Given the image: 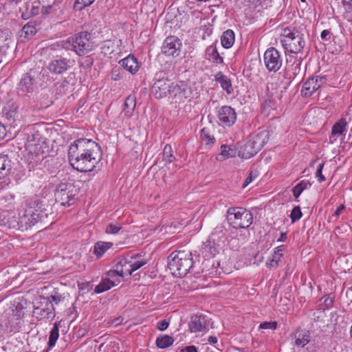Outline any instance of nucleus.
Listing matches in <instances>:
<instances>
[{"instance_id": "f257e3e1", "label": "nucleus", "mask_w": 352, "mask_h": 352, "mask_svg": "<svg viewBox=\"0 0 352 352\" xmlns=\"http://www.w3.org/2000/svg\"><path fill=\"white\" fill-rule=\"evenodd\" d=\"M101 155L98 144L88 139H78L69 146L68 159L71 166L79 172L94 170Z\"/></svg>"}, {"instance_id": "f03ea898", "label": "nucleus", "mask_w": 352, "mask_h": 352, "mask_svg": "<svg viewBox=\"0 0 352 352\" xmlns=\"http://www.w3.org/2000/svg\"><path fill=\"white\" fill-rule=\"evenodd\" d=\"M192 265V256L190 251H175L168 256V266L171 274L175 276H186Z\"/></svg>"}, {"instance_id": "7ed1b4c3", "label": "nucleus", "mask_w": 352, "mask_h": 352, "mask_svg": "<svg viewBox=\"0 0 352 352\" xmlns=\"http://www.w3.org/2000/svg\"><path fill=\"white\" fill-rule=\"evenodd\" d=\"M62 47L66 50L74 52L78 56H83L93 50L94 45L91 40V34L81 32L63 41Z\"/></svg>"}, {"instance_id": "20e7f679", "label": "nucleus", "mask_w": 352, "mask_h": 352, "mask_svg": "<svg viewBox=\"0 0 352 352\" xmlns=\"http://www.w3.org/2000/svg\"><path fill=\"white\" fill-rule=\"evenodd\" d=\"M269 140V132L263 130L250 136L248 141L238 151V155L243 159H250L255 155Z\"/></svg>"}, {"instance_id": "39448f33", "label": "nucleus", "mask_w": 352, "mask_h": 352, "mask_svg": "<svg viewBox=\"0 0 352 352\" xmlns=\"http://www.w3.org/2000/svg\"><path fill=\"white\" fill-rule=\"evenodd\" d=\"M280 43L289 52L298 54L302 51L305 45L303 34L289 28L283 29L280 35Z\"/></svg>"}, {"instance_id": "423d86ee", "label": "nucleus", "mask_w": 352, "mask_h": 352, "mask_svg": "<svg viewBox=\"0 0 352 352\" xmlns=\"http://www.w3.org/2000/svg\"><path fill=\"white\" fill-rule=\"evenodd\" d=\"M228 223L235 229H245L253 222V215L248 210L241 207L230 208L227 212Z\"/></svg>"}, {"instance_id": "0eeeda50", "label": "nucleus", "mask_w": 352, "mask_h": 352, "mask_svg": "<svg viewBox=\"0 0 352 352\" xmlns=\"http://www.w3.org/2000/svg\"><path fill=\"white\" fill-rule=\"evenodd\" d=\"M28 140L25 143V157L29 164H36L41 162L44 157H46L45 151V146L43 142H40L38 139H36L34 135L32 133L27 134Z\"/></svg>"}, {"instance_id": "6e6552de", "label": "nucleus", "mask_w": 352, "mask_h": 352, "mask_svg": "<svg viewBox=\"0 0 352 352\" xmlns=\"http://www.w3.org/2000/svg\"><path fill=\"white\" fill-rule=\"evenodd\" d=\"M33 314L38 320L52 321L56 316L55 308L50 298L40 297L34 305Z\"/></svg>"}, {"instance_id": "1a4fd4ad", "label": "nucleus", "mask_w": 352, "mask_h": 352, "mask_svg": "<svg viewBox=\"0 0 352 352\" xmlns=\"http://www.w3.org/2000/svg\"><path fill=\"white\" fill-rule=\"evenodd\" d=\"M32 203L30 202L19 217L18 226L21 230L30 228L41 219V210L32 206Z\"/></svg>"}, {"instance_id": "9d476101", "label": "nucleus", "mask_w": 352, "mask_h": 352, "mask_svg": "<svg viewBox=\"0 0 352 352\" xmlns=\"http://www.w3.org/2000/svg\"><path fill=\"white\" fill-rule=\"evenodd\" d=\"M78 189L72 183H61L55 191L56 201L62 206H70L72 204Z\"/></svg>"}, {"instance_id": "9b49d317", "label": "nucleus", "mask_w": 352, "mask_h": 352, "mask_svg": "<svg viewBox=\"0 0 352 352\" xmlns=\"http://www.w3.org/2000/svg\"><path fill=\"white\" fill-rule=\"evenodd\" d=\"M263 60L265 67L269 72H276L278 71L283 63V58L280 52L272 47L264 53Z\"/></svg>"}, {"instance_id": "f8f14e48", "label": "nucleus", "mask_w": 352, "mask_h": 352, "mask_svg": "<svg viewBox=\"0 0 352 352\" xmlns=\"http://www.w3.org/2000/svg\"><path fill=\"white\" fill-rule=\"evenodd\" d=\"M173 82L168 78L157 80L151 88V91L156 98H163L170 95Z\"/></svg>"}, {"instance_id": "ddd939ff", "label": "nucleus", "mask_w": 352, "mask_h": 352, "mask_svg": "<svg viewBox=\"0 0 352 352\" xmlns=\"http://www.w3.org/2000/svg\"><path fill=\"white\" fill-rule=\"evenodd\" d=\"M219 121L222 125L232 126L236 120V113L230 106L224 105L220 107L217 113Z\"/></svg>"}, {"instance_id": "4468645a", "label": "nucleus", "mask_w": 352, "mask_h": 352, "mask_svg": "<svg viewBox=\"0 0 352 352\" xmlns=\"http://www.w3.org/2000/svg\"><path fill=\"white\" fill-rule=\"evenodd\" d=\"M327 82L325 76H317L308 78L303 84L302 94L310 96Z\"/></svg>"}, {"instance_id": "2eb2a0df", "label": "nucleus", "mask_w": 352, "mask_h": 352, "mask_svg": "<svg viewBox=\"0 0 352 352\" xmlns=\"http://www.w3.org/2000/svg\"><path fill=\"white\" fill-rule=\"evenodd\" d=\"M120 261V265L124 268V272H125L126 275H131L133 272L140 269L146 263V261L138 255L122 258Z\"/></svg>"}, {"instance_id": "dca6fc26", "label": "nucleus", "mask_w": 352, "mask_h": 352, "mask_svg": "<svg viewBox=\"0 0 352 352\" xmlns=\"http://www.w3.org/2000/svg\"><path fill=\"white\" fill-rule=\"evenodd\" d=\"M182 43L179 38L175 36L167 37L162 45V52L166 56H178Z\"/></svg>"}, {"instance_id": "f3484780", "label": "nucleus", "mask_w": 352, "mask_h": 352, "mask_svg": "<svg viewBox=\"0 0 352 352\" xmlns=\"http://www.w3.org/2000/svg\"><path fill=\"white\" fill-rule=\"evenodd\" d=\"M210 320L204 315H195L192 316L188 323L189 329L192 333L201 332L208 329Z\"/></svg>"}, {"instance_id": "a211bd4d", "label": "nucleus", "mask_w": 352, "mask_h": 352, "mask_svg": "<svg viewBox=\"0 0 352 352\" xmlns=\"http://www.w3.org/2000/svg\"><path fill=\"white\" fill-rule=\"evenodd\" d=\"M34 89V79L28 74L23 75L17 87L18 94L22 96H29Z\"/></svg>"}, {"instance_id": "6ab92c4d", "label": "nucleus", "mask_w": 352, "mask_h": 352, "mask_svg": "<svg viewBox=\"0 0 352 352\" xmlns=\"http://www.w3.org/2000/svg\"><path fill=\"white\" fill-rule=\"evenodd\" d=\"M176 102H184L186 99L190 97V89L186 85H173L170 95Z\"/></svg>"}, {"instance_id": "aec40b11", "label": "nucleus", "mask_w": 352, "mask_h": 352, "mask_svg": "<svg viewBox=\"0 0 352 352\" xmlns=\"http://www.w3.org/2000/svg\"><path fill=\"white\" fill-rule=\"evenodd\" d=\"M69 62L66 58L54 59L49 63L47 69L52 74H61L69 68Z\"/></svg>"}, {"instance_id": "412c9836", "label": "nucleus", "mask_w": 352, "mask_h": 352, "mask_svg": "<svg viewBox=\"0 0 352 352\" xmlns=\"http://www.w3.org/2000/svg\"><path fill=\"white\" fill-rule=\"evenodd\" d=\"M120 65L131 74H135L140 69V65L137 58L129 54L119 62Z\"/></svg>"}, {"instance_id": "4be33fe9", "label": "nucleus", "mask_w": 352, "mask_h": 352, "mask_svg": "<svg viewBox=\"0 0 352 352\" xmlns=\"http://www.w3.org/2000/svg\"><path fill=\"white\" fill-rule=\"evenodd\" d=\"M3 116L10 122L11 125H16L20 122V113L18 107L12 104L3 109Z\"/></svg>"}, {"instance_id": "5701e85b", "label": "nucleus", "mask_w": 352, "mask_h": 352, "mask_svg": "<svg viewBox=\"0 0 352 352\" xmlns=\"http://www.w3.org/2000/svg\"><path fill=\"white\" fill-rule=\"evenodd\" d=\"M237 153L235 146L223 144L221 146V152L217 155L216 159L217 161L223 162L226 159L235 157Z\"/></svg>"}, {"instance_id": "b1692460", "label": "nucleus", "mask_w": 352, "mask_h": 352, "mask_svg": "<svg viewBox=\"0 0 352 352\" xmlns=\"http://www.w3.org/2000/svg\"><path fill=\"white\" fill-rule=\"evenodd\" d=\"M26 304L23 298H15L12 303V315L16 319H20L24 316L25 305Z\"/></svg>"}, {"instance_id": "393cba45", "label": "nucleus", "mask_w": 352, "mask_h": 352, "mask_svg": "<svg viewBox=\"0 0 352 352\" xmlns=\"http://www.w3.org/2000/svg\"><path fill=\"white\" fill-rule=\"evenodd\" d=\"M12 170V161L6 155L0 154V179L6 178Z\"/></svg>"}, {"instance_id": "a878e982", "label": "nucleus", "mask_w": 352, "mask_h": 352, "mask_svg": "<svg viewBox=\"0 0 352 352\" xmlns=\"http://www.w3.org/2000/svg\"><path fill=\"white\" fill-rule=\"evenodd\" d=\"M121 43V41H112L107 40L103 42L101 47L102 53L106 56H111L113 53H118L120 49L118 48V43Z\"/></svg>"}, {"instance_id": "bb28decb", "label": "nucleus", "mask_w": 352, "mask_h": 352, "mask_svg": "<svg viewBox=\"0 0 352 352\" xmlns=\"http://www.w3.org/2000/svg\"><path fill=\"white\" fill-rule=\"evenodd\" d=\"M215 80L218 82L221 88L224 89L228 94H231L233 92V88L230 79L222 72H218L215 76Z\"/></svg>"}, {"instance_id": "cd10ccee", "label": "nucleus", "mask_w": 352, "mask_h": 352, "mask_svg": "<svg viewBox=\"0 0 352 352\" xmlns=\"http://www.w3.org/2000/svg\"><path fill=\"white\" fill-rule=\"evenodd\" d=\"M118 284L119 280H113L107 278H102L100 283L95 287L94 292L101 294Z\"/></svg>"}, {"instance_id": "c85d7f7f", "label": "nucleus", "mask_w": 352, "mask_h": 352, "mask_svg": "<svg viewBox=\"0 0 352 352\" xmlns=\"http://www.w3.org/2000/svg\"><path fill=\"white\" fill-rule=\"evenodd\" d=\"M311 339V334L309 331L305 330L295 333V345L298 347H304Z\"/></svg>"}, {"instance_id": "c756f323", "label": "nucleus", "mask_w": 352, "mask_h": 352, "mask_svg": "<svg viewBox=\"0 0 352 352\" xmlns=\"http://www.w3.org/2000/svg\"><path fill=\"white\" fill-rule=\"evenodd\" d=\"M207 58L213 63L221 64L223 63V58L219 54L216 47L210 45L207 47L206 52Z\"/></svg>"}, {"instance_id": "7c9ffc66", "label": "nucleus", "mask_w": 352, "mask_h": 352, "mask_svg": "<svg viewBox=\"0 0 352 352\" xmlns=\"http://www.w3.org/2000/svg\"><path fill=\"white\" fill-rule=\"evenodd\" d=\"M136 107L135 97L133 95H129L125 100L124 104L123 112L124 115L130 118L133 116L134 110Z\"/></svg>"}, {"instance_id": "2f4dec72", "label": "nucleus", "mask_w": 352, "mask_h": 352, "mask_svg": "<svg viewBox=\"0 0 352 352\" xmlns=\"http://www.w3.org/2000/svg\"><path fill=\"white\" fill-rule=\"evenodd\" d=\"M124 268L120 265V261L118 262L116 265V269L113 270H109L107 273V278H111L113 280H119V283L121 282V278L126 275L125 272H124Z\"/></svg>"}, {"instance_id": "473e14b6", "label": "nucleus", "mask_w": 352, "mask_h": 352, "mask_svg": "<svg viewBox=\"0 0 352 352\" xmlns=\"http://www.w3.org/2000/svg\"><path fill=\"white\" fill-rule=\"evenodd\" d=\"M112 246L111 242L98 241L94 245V254L99 258Z\"/></svg>"}, {"instance_id": "72a5a7b5", "label": "nucleus", "mask_w": 352, "mask_h": 352, "mask_svg": "<svg viewBox=\"0 0 352 352\" xmlns=\"http://www.w3.org/2000/svg\"><path fill=\"white\" fill-rule=\"evenodd\" d=\"M221 45L224 48H230L234 43V33L231 30L225 31L221 37Z\"/></svg>"}, {"instance_id": "f704fd0d", "label": "nucleus", "mask_w": 352, "mask_h": 352, "mask_svg": "<svg viewBox=\"0 0 352 352\" xmlns=\"http://www.w3.org/2000/svg\"><path fill=\"white\" fill-rule=\"evenodd\" d=\"M347 122L346 120V118H341L338 122H337L332 127L331 130V137L330 139H331L333 137L335 136H340L342 135L346 129Z\"/></svg>"}, {"instance_id": "c9c22d12", "label": "nucleus", "mask_w": 352, "mask_h": 352, "mask_svg": "<svg viewBox=\"0 0 352 352\" xmlns=\"http://www.w3.org/2000/svg\"><path fill=\"white\" fill-rule=\"evenodd\" d=\"M59 338V324L57 322L54 324L53 328L51 329L49 336V341L47 343L48 350L52 349L56 343Z\"/></svg>"}, {"instance_id": "e433bc0d", "label": "nucleus", "mask_w": 352, "mask_h": 352, "mask_svg": "<svg viewBox=\"0 0 352 352\" xmlns=\"http://www.w3.org/2000/svg\"><path fill=\"white\" fill-rule=\"evenodd\" d=\"M174 339L168 335H162L157 338L155 343L158 348L166 349L173 344Z\"/></svg>"}, {"instance_id": "4c0bfd02", "label": "nucleus", "mask_w": 352, "mask_h": 352, "mask_svg": "<svg viewBox=\"0 0 352 352\" xmlns=\"http://www.w3.org/2000/svg\"><path fill=\"white\" fill-rule=\"evenodd\" d=\"M311 186V184L308 180H302L293 188V195L294 197L297 199L305 190L310 188Z\"/></svg>"}, {"instance_id": "58836bf2", "label": "nucleus", "mask_w": 352, "mask_h": 352, "mask_svg": "<svg viewBox=\"0 0 352 352\" xmlns=\"http://www.w3.org/2000/svg\"><path fill=\"white\" fill-rule=\"evenodd\" d=\"M36 33V28L33 22H29L21 30V36H23L29 38Z\"/></svg>"}, {"instance_id": "ea45409f", "label": "nucleus", "mask_w": 352, "mask_h": 352, "mask_svg": "<svg viewBox=\"0 0 352 352\" xmlns=\"http://www.w3.org/2000/svg\"><path fill=\"white\" fill-rule=\"evenodd\" d=\"M281 259V254L274 253L272 258L266 263V266L269 268H276L279 265V262Z\"/></svg>"}, {"instance_id": "a19ab883", "label": "nucleus", "mask_w": 352, "mask_h": 352, "mask_svg": "<svg viewBox=\"0 0 352 352\" xmlns=\"http://www.w3.org/2000/svg\"><path fill=\"white\" fill-rule=\"evenodd\" d=\"M163 158L164 161L168 163H170L175 160V157L173 155L172 148L168 144H166L164 146L163 152Z\"/></svg>"}, {"instance_id": "79ce46f5", "label": "nucleus", "mask_w": 352, "mask_h": 352, "mask_svg": "<svg viewBox=\"0 0 352 352\" xmlns=\"http://www.w3.org/2000/svg\"><path fill=\"white\" fill-rule=\"evenodd\" d=\"M95 0H76L74 4V8L76 10L80 11L85 7L89 6L94 2Z\"/></svg>"}, {"instance_id": "37998d69", "label": "nucleus", "mask_w": 352, "mask_h": 352, "mask_svg": "<svg viewBox=\"0 0 352 352\" xmlns=\"http://www.w3.org/2000/svg\"><path fill=\"white\" fill-rule=\"evenodd\" d=\"M204 252L206 253V256L213 257L218 253V250L217 248L214 246V244L212 245L210 242L208 244L205 245Z\"/></svg>"}, {"instance_id": "c03bdc74", "label": "nucleus", "mask_w": 352, "mask_h": 352, "mask_svg": "<svg viewBox=\"0 0 352 352\" xmlns=\"http://www.w3.org/2000/svg\"><path fill=\"white\" fill-rule=\"evenodd\" d=\"M302 217V212L300 206H295L290 214V218L292 223L298 221Z\"/></svg>"}, {"instance_id": "a18cd8bd", "label": "nucleus", "mask_w": 352, "mask_h": 352, "mask_svg": "<svg viewBox=\"0 0 352 352\" xmlns=\"http://www.w3.org/2000/svg\"><path fill=\"white\" fill-rule=\"evenodd\" d=\"M124 74L122 69L120 68L115 69L111 72V79L115 81L120 80L124 77Z\"/></svg>"}, {"instance_id": "49530a36", "label": "nucleus", "mask_w": 352, "mask_h": 352, "mask_svg": "<svg viewBox=\"0 0 352 352\" xmlns=\"http://www.w3.org/2000/svg\"><path fill=\"white\" fill-rule=\"evenodd\" d=\"M121 229V226L118 224L110 223L106 228V233L107 234H117Z\"/></svg>"}, {"instance_id": "de8ad7c7", "label": "nucleus", "mask_w": 352, "mask_h": 352, "mask_svg": "<svg viewBox=\"0 0 352 352\" xmlns=\"http://www.w3.org/2000/svg\"><path fill=\"white\" fill-rule=\"evenodd\" d=\"M277 323L275 321L264 322L260 324L259 328L262 329H276Z\"/></svg>"}, {"instance_id": "09e8293b", "label": "nucleus", "mask_w": 352, "mask_h": 352, "mask_svg": "<svg viewBox=\"0 0 352 352\" xmlns=\"http://www.w3.org/2000/svg\"><path fill=\"white\" fill-rule=\"evenodd\" d=\"M272 101L270 99L265 100L264 102L262 103L261 109L263 113H270V109L272 107Z\"/></svg>"}, {"instance_id": "8fccbe9b", "label": "nucleus", "mask_w": 352, "mask_h": 352, "mask_svg": "<svg viewBox=\"0 0 352 352\" xmlns=\"http://www.w3.org/2000/svg\"><path fill=\"white\" fill-rule=\"evenodd\" d=\"M323 166H324V164H320L318 166L316 173V177L317 178H318V181L320 182H324L325 180V177L322 174Z\"/></svg>"}, {"instance_id": "3c124183", "label": "nucleus", "mask_w": 352, "mask_h": 352, "mask_svg": "<svg viewBox=\"0 0 352 352\" xmlns=\"http://www.w3.org/2000/svg\"><path fill=\"white\" fill-rule=\"evenodd\" d=\"M168 325L169 322L166 320H162L157 323V329L160 331H164L168 328Z\"/></svg>"}, {"instance_id": "603ef678", "label": "nucleus", "mask_w": 352, "mask_h": 352, "mask_svg": "<svg viewBox=\"0 0 352 352\" xmlns=\"http://www.w3.org/2000/svg\"><path fill=\"white\" fill-rule=\"evenodd\" d=\"M345 209V206L344 205H340L336 210L334 212V213L331 216V219H337L339 217V216L342 213L344 210Z\"/></svg>"}, {"instance_id": "864d4df0", "label": "nucleus", "mask_w": 352, "mask_h": 352, "mask_svg": "<svg viewBox=\"0 0 352 352\" xmlns=\"http://www.w3.org/2000/svg\"><path fill=\"white\" fill-rule=\"evenodd\" d=\"M47 298H50V300L52 303L55 302V304H58L59 302H60L62 297L59 294H55V295H51L50 296L47 297Z\"/></svg>"}, {"instance_id": "5fc2aeb1", "label": "nucleus", "mask_w": 352, "mask_h": 352, "mask_svg": "<svg viewBox=\"0 0 352 352\" xmlns=\"http://www.w3.org/2000/svg\"><path fill=\"white\" fill-rule=\"evenodd\" d=\"M256 177V175H253V173L251 172L249 175V176L246 178L244 184H243V188L246 187L248 185H249L252 181L254 179H255Z\"/></svg>"}, {"instance_id": "6e6d98bb", "label": "nucleus", "mask_w": 352, "mask_h": 352, "mask_svg": "<svg viewBox=\"0 0 352 352\" xmlns=\"http://www.w3.org/2000/svg\"><path fill=\"white\" fill-rule=\"evenodd\" d=\"M285 246L282 245H279L278 246L277 248H275L274 250V254H281V256H283V252L285 251Z\"/></svg>"}, {"instance_id": "4d7b16f0", "label": "nucleus", "mask_w": 352, "mask_h": 352, "mask_svg": "<svg viewBox=\"0 0 352 352\" xmlns=\"http://www.w3.org/2000/svg\"><path fill=\"white\" fill-rule=\"evenodd\" d=\"M346 231V225H342V226H338L336 227L335 232L336 233H343Z\"/></svg>"}, {"instance_id": "13d9d810", "label": "nucleus", "mask_w": 352, "mask_h": 352, "mask_svg": "<svg viewBox=\"0 0 352 352\" xmlns=\"http://www.w3.org/2000/svg\"><path fill=\"white\" fill-rule=\"evenodd\" d=\"M330 34V31L328 30H324L321 34H320V37L322 40L324 41H327V36Z\"/></svg>"}, {"instance_id": "bf43d9fd", "label": "nucleus", "mask_w": 352, "mask_h": 352, "mask_svg": "<svg viewBox=\"0 0 352 352\" xmlns=\"http://www.w3.org/2000/svg\"><path fill=\"white\" fill-rule=\"evenodd\" d=\"M272 0H258L259 2V4L263 8H267L270 6V3L272 2Z\"/></svg>"}, {"instance_id": "052dcab7", "label": "nucleus", "mask_w": 352, "mask_h": 352, "mask_svg": "<svg viewBox=\"0 0 352 352\" xmlns=\"http://www.w3.org/2000/svg\"><path fill=\"white\" fill-rule=\"evenodd\" d=\"M183 351L185 352H197V348L193 345L186 346Z\"/></svg>"}, {"instance_id": "680f3d73", "label": "nucleus", "mask_w": 352, "mask_h": 352, "mask_svg": "<svg viewBox=\"0 0 352 352\" xmlns=\"http://www.w3.org/2000/svg\"><path fill=\"white\" fill-rule=\"evenodd\" d=\"M6 136V128L0 123V139H3Z\"/></svg>"}, {"instance_id": "e2e57ef3", "label": "nucleus", "mask_w": 352, "mask_h": 352, "mask_svg": "<svg viewBox=\"0 0 352 352\" xmlns=\"http://www.w3.org/2000/svg\"><path fill=\"white\" fill-rule=\"evenodd\" d=\"M208 341L210 342V343H212V344H215L217 342V338L215 337V336H210L208 339Z\"/></svg>"}, {"instance_id": "0e129e2a", "label": "nucleus", "mask_w": 352, "mask_h": 352, "mask_svg": "<svg viewBox=\"0 0 352 352\" xmlns=\"http://www.w3.org/2000/svg\"><path fill=\"white\" fill-rule=\"evenodd\" d=\"M223 231H224V229H223V226H217L215 228L214 232L215 233L216 232L221 233L223 235Z\"/></svg>"}, {"instance_id": "69168bd1", "label": "nucleus", "mask_w": 352, "mask_h": 352, "mask_svg": "<svg viewBox=\"0 0 352 352\" xmlns=\"http://www.w3.org/2000/svg\"><path fill=\"white\" fill-rule=\"evenodd\" d=\"M287 238L286 233L281 232L280 237L278 239V241H284Z\"/></svg>"}, {"instance_id": "338daca9", "label": "nucleus", "mask_w": 352, "mask_h": 352, "mask_svg": "<svg viewBox=\"0 0 352 352\" xmlns=\"http://www.w3.org/2000/svg\"><path fill=\"white\" fill-rule=\"evenodd\" d=\"M12 2H14L16 4L19 3L21 1V0H12Z\"/></svg>"}, {"instance_id": "774afa93", "label": "nucleus", "mask_w": 352, "mask_h": 352, "mask_svg": "<svg viewBox=\"0 0 352 352\" xmlns=\"http://www.w3.org/2000/svg\"><path fill=\"white\" fill-rule=\"evenodd\" d=\"M350 333H351V338H352V324H351V327Z\"/></svg>"}]
</instances>
